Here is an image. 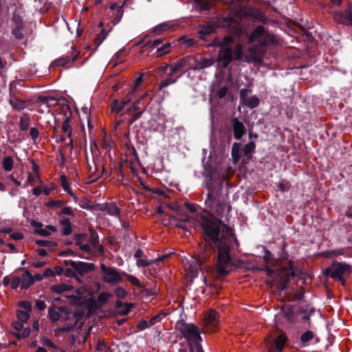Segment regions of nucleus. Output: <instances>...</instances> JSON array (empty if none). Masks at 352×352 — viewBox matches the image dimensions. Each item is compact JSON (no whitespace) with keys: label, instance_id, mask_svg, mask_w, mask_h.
Here are the masks:
<instances>
[{"label":"nucleus","instance_id":"obj_1","mask_svg":"<svg viewBox=\"0 0 352 352\" xmlns=\"http://www.w3.org/2000/svg\"><path fill=\"white\" fill-rule=\"evenodd\" d=\"M197 223L204 242V250L211 254L217 253L214 258L217 275L220 277L228 276L234 267L230 255L232 229L213 215H201Z\"/></svg>","mask_w":352,"mask_h":352},{"label":"nucleus","instance_id":"obj_2","mask_svg":"<svg viewBox=\"0 0 352 352\" xmlns=\"http://www.w3.org/2000/svg\"><path fill=\"white\" fill-rule=\"evenodd\" d=\"M230 30L241 41L247 39L250 44L256 41L258 43V45H253L249 47V54H244L241 61L248 63H260L262 61L261 54L263 52L265 47L273 42L272 38L266 32L263 26L257 27L250 34L239 26H232L230 28Z\"/></svg>","mask_w":352,"mask_h":352},{"label":"nucleus","instance_id":"obj_3","mask_svg":"<svg viewBox=\"0 0 352 352\" xmlns=\"http://www.w3.org/2000/svg\"><path fill=\"white\" fill-rule=\"evenodd\" d=\"M230 8L233 16L240 20L265 22V15L261 10L241 0H230Z\"/></svg>","mask_w":352,"mask_h":352},{"label":"nucleus","instance_id":"obj_4","mask_svg":"<svg viewBox=\"0 0 352 352\" xmlns=\"http://www.w3.org/2000/svg\"><path fill=\"white\" fill-rule=\"evenodd\" d=\"M351 268V265L345 262L333 261L329 267L324 269L322 274L324 276H329L335 280H338L342 286H345L344 276L350 275L352 272Z\"/></svg>","mask_w":352,"mask_h":352},{"label":"nucleus","instance_id":"obj_5","mask_svg":"<svg viewBox=\"0 0 352 352\" xmlns=\"http://www.w3.org/2000/svg\"><path fill=\"white\" fill-rule=\"evenodd\" d=\"M175 329L179 331L186 340L192 342L195 345L199 344L202 341L197 327L192 323H186L184 320H178L175 324Z\"/></svg>","mask_w":352,"mask_h":352},{"label":"nucleus","instance_id":"obj_6","mask_svg":"<svg viewBox=\"0 0 352 352\" xmlns=\"http://www.w3.org/2000/svg\"><path fill=\"white\" fill-rule=\"evenodd\" d=\"M211 254V253L204 250L203 252L190 261L189 266L186 270L192 278H195L198 276L199 270L208 271L210 270V266L207 263V260L209 259Z\"/></svg>","mask_w":352,"mask_h":352},{"label":"nucleus","instance_id":"obj_7","mask_svg":"<svg viewBox=\"0 0 352 352\" xmlns=\"http://www.w3.org/2000/svg\"><path fill=\"white\" fill-rule=\"evenodd\" d=\"M286 246L287 243L285 242H283V244L280 246L279 255L283 261H287L285 265L281 268V270L283 273L287 276V280H288L290 278L298 276L300 274V271L295 267L293 261L287 259L288 254L286 252Z\"/></svg>","mask_w":352,"mask_h":352},{"label":"nucleus","instance_id":"obj_8","mask_svg":"<svg viewBox=\"0 0 352 352\" xmlns=\"http://www.w3.org/2000/svg\"><path fill=\"white\" fill-rule=\"evenodd\" d=\"M208 177H210V181L206 182V188L208 190L207 199L205 201V204H212L213 201L221 199V195L223 192L222 183H214L212 182V173H208Z\"/></svg>","mask_w":352,"mask_h":352},{"label":"nucleus","instance_id":"obj_9","mask_svg":"<svg viewBox=\"0 0 352 352\" xmlns=\"http://www.w3.org/2000/svg\"><path fill=\"white\" fill-rule=\"evenodd\" d=\"M100 270L102 274V280L111 285H116L122 281V276H124L115 267H107L105 264L100 263Z\"/></svg>","mask_w":352,"mask_h":352},{"label":"nucleus","instance_id":"obj_10","mask_svg":"<svg viewBox=\"0 0 352 352\" xmlns=\"http://www.w3.org/2000/svg\"><path fill=\"white\" fill-rule=\"evenodd\" d=\"M21 94L17 91L16 87L10 86L9 89V103L11 107L16 111H21L26 107L28 101L21 98Z\"/></svg>","mask_w":352,"mask_h":352},{"label":"nucleus","instance_id":"obj_11","mask_svg":"<svg viewBox=\"0 0 352 352\" xmlns=\"http://www.w3.org/2000/svg\"><path fill=\"white\" fill-rule=\"evenodd\" d=\"M122 274L126 279L133 285L138 287L141 289L140 292L144 293L147 296H155L158 293V289L157 287V283L155 281L153 283V286L151 288H146L145 285L142 284L140 280L136 278L135 276L132 274H127L126 272H123Z\"/></svg>","mask_w":352,"mask_h":352},{"label":"nucleus","instance_id":"obj_12","mask_svg":"<svg viewBox=\"0 0 352 352\" xmlns=\"http://www.w3.org/2000/svg\"><path fill=\"white\" fill-rule=\"evenodd\" d=\"M230 130L232 131L234 139L240 140L246 133L244 124L239 118L232 117L230 120Z\"/></svg>","mask_w":352,"mask_h":352},{"label":"nucleus","instance_id":"obj_13","mask_svg":"<svg viewBox=\"0 0 352 352\" xmlns=\"http://www.w3.org/2000/svg\"><path fill=\"white\" fill-rule=\"evenodd\" d=\"M192 60L193 59L192 56H186L182 58L179 59L175 63L174 65L171 67L168 76H173L174 74L180 71L184 67H187L188 69L192 70Z\"/></svg>","mask_w":352,"mask_h":352},{"label":"nucleus","instance_id":"obj_14","mask_svg":"<svg viewBox=\"0 0 352 352\" xmlns=\"http://www.w3.org/2000/svg\"><path fill=\"white\" fill-rule=\"evenodd\" d=\"M59 107L57 110H60V113L65 117L63 125L62 131L63 133H67L68 131L72 129L70 122L72 120V113L69 104L64 102L63 104H58Z\"/></svg>","mask_w":352,"mask_h":352},{"label":"nucleus","instance_id":"obj_15","mask_svg":"<svg viewBox=\"0 0 352 352\" xmlns=\"http://www.w3.org/2000/svg\"><path fill=\"white\" fill-rule=\"evenodd\" d=\"M233 50L231 47H221L217 61L221 63L223 68H227L233 60Z\"/></svg>","mask_w":352,"mask_h":352},{"label":"nucleus","instance_id":"obj_16","mask_svg":"<svg viewBox=\"0 0 352 352\" xmlns=\"http://www.w3.org/2000/svg\"><path fill=\"white\" fill-rule=\"evenodd\" d=\"M227 24H228V25H227L228 31L230 34L224 36L222 40H218L217 38H215L214 41V43H213V45L219 46L220 47H230L229 45L234 41V38H233L234 36L236 37V38H238L239 40H241L240 38L236 37L234 34H233L230 32V28H231L232 26H239L242 29H244L241 26V23H227Z\"/></svg>","mask_w":352,"mask_h":352},{"label":"nucleus","instance_id":"obj_17","mask_svg":"<svg viewBox=\"0 0 352 352\" xmlns=\"http://www.w3.org/2000/svg\"><path fill=\"white\" fill-rule=\"evenodd\" d=\"M192 70H201L210 67L214 64V60L211 58H207L203 56H192Z\"/></svg>","mask_w":352,"mask_h":352},{"label":"nucleus","instance_id":"obj_18","mask_svg":"<svg viewBox=\"0 0 352 352\" xmlns=\"http://www.w3.org/2000/svg\"><path fill=\"white\" fill-rule=\"evenodd\" d=\"M97 207L100 211L106 212L110 216L120 217V208L116 206L115 202L98 204Z\"/></svg>","mask_w":352,"mask_h":352},{"label":"nucleus","instance_id":"obj_19","mask_svg":"<svg viewBox=\"0 0 352 352\" xmlns=\"http://www.w3.org/2000/svg\"><path fill=\"white\" fill-rule=\"evenodd\" d=\"M217 24L218 23H206V25H199L197 29L199 38L206 41L207 36L214 33L216 28L222 27L221 25H217Z\"/></svg>","mask_w":352,"mask_h":352},{"label":"nucleus","instance_id":"obj_20","mask_svg":"<svg viewBox=\"0 0 352 352\" xmlns=\"http://www.w3.org/2000/svg\"><path fill=\"white\" fill-rule=\"evenodd\" d=\"M219 314L214 310H210L205 317V324L210 329V331H215L218 328Z\"/></svg>","mask_w":352,"mask_h":352},{"label":"nucleus","instance_id":"obj_21","mask_svg":"<svg viewBox=\"0 0 352 352\" xmlns=\"http://www.w3.org/2000/svg\"><path fill=\"white\" fill-rule=\"evenodd\" d=\"M96 265L91 263H86L83 261H76V265L73 268L79 275L84 276L88 272L95 270Z\"/></svg>","mask_w":352,"mask_h":352},{"label":"nucleus","instance_id":"obj_22","mask_svg":"<svg viewBox=\"0 0 352 352\" xmlns=\"http://www.w3.org/2000/svg\"><path fill=\"white\" fill-rule=\"evenodd\" d=\"M205 205L218 216L217 218L220 219L223 217L226 210V204L221 199L216 200L213 201L212 204Z\"/></svg>","mask_w":352,"mask_h":352},{"label":"nucleus","instance_id":"obj_23","mask_svg":"<svg viewBox=\"0 0 352 352\" xmlns=\"http://www.w3.org/2000/svg\"><path fill=\"white\" fill-rule=\"evenodd\" d=\"M314 339H316V342L319 340L315 333L312 331L307 330L300 336L299 346L302 348L308 346Z\"/></svg>","mask_w":352,"mask_h":352},{"label":"nucleus","instance_id":"obj_24","mask_svg":"<svg viewBox=\"0 0 352 352\" xmlns=\"http://www.w3.org/2000/svg\"><path fill=\"white\" fill-rule=\"evenodd\" d=\"M72 54H74V52H72ZM79 54V52H77L75 54H72V57L67 55L66 56L58 58L53 62L52 65L54 66L65 67L70 62H75L78 58Z\"/></svg>","mask_w":352,"mask_h":352},{"label":"nucleus","instance_id":"obj_25","mask_svg":"<svg viewBox=\"0 0 352 352\" xmlns=\"http://www.w3.org/2000/svg\"><path fill=\"white\" fill-rule=\"evenodd\" d=\"M131 100L130 96H127L126 98L122 99L120 102L118 99H114L111 104L112 112L117 113H120L126 105H127Z\"/></svg>","mask_w":352,"mask_h":352},{"label":"nucleus","instance_id":"obj_26","mask_svg":"<svg viewBox=\"0 0 352 352\" xmlns=\"http://www.w3.org/2000/svg\"><path fill=\"white\" fill-rule=\"evenodd\" d=\"M24 270V274L22 275L21 278V289H28L34 283V280L30 272V271L25 268Z\"/></svg>","mask_w":352,"mask_h":352},{"label":"nucleus","instance_id":"obj_27","mask_svg":"<svg viewBox=\"0 0 352 352\" xmlns=\"http://www.w3.org/2000/svg\"><path fill=\"white\" fill-rule=\"evenodd\" d=\"M28 32V31L25 27V23H16L15 27L12 30V34L19 41L24 38Z\"/></svg>","mask_w":352,"mask_h":352},{"label":"nucleus","instance_id":"obj_28","mask_svg":"<svg viewBox=\"0 0 352 352\" xmlns=\"http://www.w3.org/2000/svg\"><path fill=\"white\" fill-rule=\"evenodd\" d=\"M333 19L338 22V21H345L348 22H352V10L350 9H346L344 11L336 10L333 12Z\"/></svg>","mask_w":352,"mask_h":352},{"label":"nucleus","instance_id":"obj_29","mask_svg":"<svg viewBox=\"0 0 352 352\" xmlns=\"http://www.w3.org/2000/svg\"><path fill=\"white\" fill-rule=\"evenodd\" d=\"M171 43L168 41H166V43H163L162 45H160L158 47H155L157 48V50L151 54V56L154 58H159L164 55H166L170 52L171 51Z\"/></svg>","mask_w":352,"mask_h":352},{"label":"nucleus","instance_id":"obj_30","mask_svg":"<svg viewBox=\"0 0 352 352\" xmlns=\"http://www.w3.org/2000/svg\"><path fill=\"white\" fill-rule=\"evenodd\" d=\"M170 254H164L159 256L157 259L148 260L145 258H140L137 260L136 264L138 267H147L152 264L158 263L160 261H164L166 258L168 257Z\"/></svg>","mask_w":352,"mask_h":352},{"label":"nucleus","instance_id":"obj_31","mask_svg":"<svg viewBox=\"0 0 352 352\" xmlns=\"http://www.w3.org/2000/svg\"><path fill=\"white\" fill-rule=\"evenodd\" d=\"M60 225L63 226L62 230V234L64 236H68L72 232V226L70 219L67 217H61L58 221Z\"/></svg>","mask_w":352,"mask_h":352},{"label":"nucleus","instance_id":"obj_32","mask_svg":"<svg viewBox=\"0 0 352 352\" xmlns=\"http://www.w3.org/2000/svg\"><path fill=\"white\" fill-rule=\"evenodd\" d=\"M104 23H99L98 27L100 28H102L100 33L98 34L97 36L94 40V44L95 45L94 52L96 51L98 47L100 46V45L102 43V41L106 38L107 36V33L106 32L105 30L104 29Z\"/></svg>","mask_w":352,"mask_h":352},{"label":"nucleus","instance_id":"obj_33","mask_svg":"<svg viewBox=\"0 0 352 352\" xmlns=\"http://www.w3.org/2000/svg\"><path fill=\"white\" fill-rule=\"evenodd\" d=\"M68 31L71 33V34H75L76 38H79L83 31L84 28L81 25V23H65Z\"/></svg>","mask_w":352,"mask_h":352},{"label":"nucleus","instance_id":"obj_34","mask_svg":"<svg viewBox=\"0 0 352 352\" xmlns=\"http://www.w3.org/2000/svg\"><path fill=\"white\" fill-rule=\"evenodd\" d=\"M287 341V336L285 333H281L274 340V346L277 351L282 352Z\"/></svg>","mask_w":352,"mask_h":352},{"label":"nucleus","instance_id":"obj_35","mask_svg":"<svg viewBox=\"0 0 352 352\" xmlns=\"http://www.w3.org/2000/svg\"><path fill=\"white\" fill-rule=\"evenodd\" d=\"M37 100L41 106L45 105L48 108L57 104L56 98L52 96H39Z\"/></svg>","mask_w":352,"mask_h":352},{"label":"nucleus","instance_id":"obj_36","mask_svg":"<svg viewBox=\"0 0 352 352\" xmlns=\"http://www.w3.org/2000/svg\"><path fill=\"white\" fill-rule=\"evenodd\" d=\"M148 96L147 94H145L144 96H142L140 98H139L133 104V105L129 107L127 110V113H130L131 111L133 112H137L140 111L141 109H144V111H145L146 105L144 104H142L141 102Z\"/></svg>","mask_w":352,"mask_h":352},{"label":"nucleus","instance_id":"obj_37","mask_svg":"<svg viewBox=\"0 0 352 352\" xmlns=\"http://www.w3.org/2000/svg\"><path fill=\"white\" fill-rule=\"evenodd\" d=\"M179 45L182 48L186 49L190 47L197 43V41L188 36H183L178 40Z\"/></svg>","mask_w":352,"mask_h":352},{"label":"nucleus","instance_id":"obj_38","mask_svg":"<svg viewBox=\"0 0 352 352\" xmlns=\"http://www.w3.org/2000/svg\"><path fill=\"white\" fill-rule=\"evenodd\" d=\"M73 287L67 284H56L50 287V289L56 294H62L65 292L71 291Z\"/></svg>","mask_w":352,"mask_h":352},{"label":"nucleus","instance_id":"obj_39","mask_svg":"<svg viewBox=\"0 0 352 352\" xmlns=\"http://www.w3.org/2000/svg\"><path fill=\"white\" fill-rule=\"evenodd\" d=\"M93 162L95 165L94 169H93L91 165L87 162V169H88V173H89V177L91 179V182H94L96 180H97L99 177L102 176V173L99 175H96V172L98 170V165L95 162V160H93Z\"/></svg>","mask_w":352,"mask_h":352},{"label":"nucleus","instance_id":"obj_40","mask_svg":"<svg viewBox=\"0 0 352 352\" xmlns=\"http://www.w3.org/2000/svg\"><path fill=\"white\" fill-rule=\"evenodd\" d=\"M67 201L64 199H58V200H50L46 203V206L47 208H60L62 209L65 204H67Z\"/></svg>","mask_w":352,"mask_h":352},{"label":"nucleus","instance_id":"obj_41","mask_svg":"<svg viewBox=\"0 0 352 352\" xmlns=\"http://www.w3.org/2000/svg\"><path fill=\"white\" fill-rule=\"evenodd\" d=\"M345 254L344 249L326 250L321 253V256L324 258L336 257Z\"/></svg>","mask_w":352,"mask_h":352},{"label":"nucleus","instance_id":"obj_42","mask_svg":"<svg viewBox=\"0 0 352 352\" xmlns=\"http://www.w3.org/2000/svg\"><path fill=\"white\" fill-rule=\"evenodd\" d=\"M89 232L90 234L89 242L94 248H96L99 245V236L97 232L92 227L89 228Z\"/></svg>","mask_w":352,"mask_h":352},{"label":"nucleus","instance_id":"obj_43","mask_svg":"<svg viewBox=\"0 0 352 352\" xmlns=\"http://www.w3.org/2000/svg\"><path fill=\"white\" fill-rule=\"evenodd\" d=\"M55 213L60 218L63 217V215H67L72 217H75V213L74 210L69 206H64L62 209L56 211Z\"/></svg>","mask_w":352,"mask_h":352},{"label":"nucleus","instance_id":"obj_44","mask_svg":"<svg viewBox=\"0 0 352 352\" xmlns=\"http://www.w3.org/2000/svg\"><path fill=\"white\" fill-rule=\"evenodd\" d=\"M240 149L241 144L237 142H234L232 146L231 155L234 162L239 161L241 157L239 155Z\"/></svg>","mask_w":352,"mask_h":352},{"label":"nucleus","instance_id":"obj_45","mask_svg":"<svg viewBox=\"0 0 352 352\" xmlns=\"http://www.w3.org/2000/svg\"><path fill=\"white\" fill-rule=\"evenodd\" d=\"M14 161L11 156H6L2 160V167L5 171L9 172L13 168Z\"/></svg>","mask_w":352,"mask_h":352},{"label":"nucleus","instance_id":"obj_46","mask_svg":"<svg viewBox=\"0 0 352 352\" xmlns=\"http://www.w3.org/2000/svg\"><path fill=\"white\" fill-rule=\"evenodd\" d=\"M171 28L170 23H159L157 25L153 28V33L155 35H160L163 32L168 30Z\"/></svg>","mask_w":352,"mask_h":352},{"label":"nucleus","instance_id":"obj_47","mask_svg":"<svg viewBox=\"0 0 352 352\" xmlns=\"http://www.w3.org/2000/svg\"><path fill=\"white\" fill-rule=\"evenodd\" d=\"M30 125V118L27 114L21 116L19 120V127L22 131H25L28 129Z\"/></svg>","mask_w":352,"mask_h":352},{"label":"nucleus","instance_id":"obj_48","mask_svg":"<svg viewBox=\"0 0 352 352\" xmlns=\"http://www.w3.org/2000/svg\"><path fill=\"white\" fill-rule=\"evenodd\" d=\"M60 185L63 188V189L64 190L65 192H66L68 195H72V189L69 186V184L68 183V181H67V177L65 175H60Z\"/></svg>","mask_w":352,"mask_h":352},{"label":"nucleus","instance_id":"obj_49","mask_svg":"<svg viewBox=\"0 0 352 352\" xmlns=\"http://www.w3.org/2000/svg\"><path fill=\"white\" fill-rule=\"evenodd\" d=\"M244 102L249 108L254 109L259 105L260 100L257 96H254L248 98Z\"/></svg>","mask_w":352,"mask_h":352},{"label":"nucleus","instance_id":"obj_50","mask_svg":"<svg viewBox=\"0 0 352 352\" xmlns=\"http://www.w3.org/2000/svg\"><path fill=\"white\" fill-rule=\"evenodd\" d=\"M256 144L254 142L251 141L245 144L243 148V153L245 156H248L254 152Z\"/></svg>","mask_w":352,"mask_h":352},{"label":"nucleus","instance_id":"obj_51","mask_svg":"<svg viewBox=\"0 0 352 352\" xmlns=\"http://www.w3.org/2000/svg\"><path fill=\"white\" fill-rule=\"evenodd\" d=\"M233 53L235 55V59L236 60L241 61L244 56L242 44L238 43L233 50Z\"/></svg>","mask_w":352,"mask_h":352},{"label":"nucleus","instance_id":"obj_52","mask_svg":"<svg viewBox=\"0 0 352 352\" xmlns=\"http://www.w3.org/2000/svg\"><path fill=\"white\" fill-rule=\"evenodd\" d=\"M35 243L38 246L49 248H55L58 245L57 243L55 241L41 239L36 240Z\"/></svg>","mask_w":352,"mask_h":352},{"label":"nucleus","instance_id":"obj_53","mask_svg":"<svg viewBox=\"0 0 352 352\" xmlns=\"http://www.w3.org/2000/svg\"><path fill=\"white\" fill-rule=\"evenodd\" d=\"M16 318L19 320V321L25 323L30 318L29 312L21 309H18L16 310Z\"/></svg>","mask_w":352,"mask_h":352},{"label":"nucleus","instance_id":"obj_54","mask_svg":"<svg viewBox=\"0 0 352 352\" xmlns=\"http://www.w3.org/2000/svg\"><path fill=\"white\" fill-rule=\"evenodd\" d=\"M113 294L109 292H101L98 296V301L101 305H104L108 302L109 298H111Z\"/></svg>","mask_w":352,"mask_h":352},{"label":"nucleus","instance_id":"obj_55","mask_svg":"<svg viewBox=\"0 0 352 352\" xmlns=\"http://www.w3.org/2000/svg\"><path fill=\"white\" fill-rule=\"evenodd\" d=\"M88 235L86 233H77L74 235L75 245L76 246L82 244V241H85Z\"/></svg>","mask_w":352,"mask_h":352},{"label":"nucleus","instance_id":"obj_56","mask_svg":"<svg viewBox=\"0 0 352 352\" xmlns=\"http://www.w3.org/2000/svg\"><path fill=\"white\" fill-rule=\"evenodd\" d=\"M124 4V2L122 3V5L120 6V7H119L118 9H117V10L116 12H114L113 13H112V15L113 16V19L112 20L111 22H119L122 17V15H123V6Z\"/></svg>","mask_w":352,"mask_h":352},{"label":"nucleus","instance_id":"obj_57","mask_svg":"<svg viewBox=\"0 0 352 352\" xmlns=\"http://www.w3.org/2000/svg\"><path fill=\"white\" fill-rule=\"evenodd\" d=\"M183 219H184V218H179L176 216L170 215V216H169L168 220V223L170 225L179 228V226H180Z\"/></svg>","mask_w":352,"mask_h":352},{"label":"nucleus","instance_id":"obj_58","mask_svg":"<svg viewBox=\"0 0 352 352\" xmlns=\"http://www.w3.org/2000/svg\"><path fill=\"white\" fill-rule=\"evenodd\" d=\"M18 307L23 308L25 311H32V303L28 300H21L18 302Z\"/></svg>","mask_w":352,"mask_h":352},{"label":"nucleus","instance_id":"obj_59","mask_svg":"<svg viewBox=\"0 0 352 352\" xmlns=\"http://www.w3.org/2000/svg\"><path fill=\"white\" fill-rule=\"evenodd\" d=\"M48 315L50 320L52 322H55L59 320L60 314L50 307L48 310Z\"/></svg>","mask_w":352,"mask_h":352},{"label":"nucleus","instance_id":"obj_60","mask_svg":"<svg viewBox=\"0 0 352 352\" xmlns=\"http://www.w3.org/2000/svg\"><path fill=\"white\" fill-rule=\"evenodd\" d=\"M115 295L120 299H125L128 293L124 288L118 287L115 289Z\"/></svg>","mask_w":352,"mask_h":352},{"label":"nucleus","instance_id":"obj_61","mask_svg":"<svg viewBox=\"0 0 352 352\" xmlns=\"http://www.w3.org/2000/svg\"><path fill=\"white\" fill-rule=\"evenodd\" d=\"M144 109H141L140 111L135 112L132 117L128 120L129 125L133 124L136 120H138L143 114Z\"/></svg>","mask_w":352,"mask_h":352},{"label":"nucleus","instance_id":"obj_62","mask_svg":"<svg viewBox=\"0 0 352 352\" xmlns=\"http://www.w3.org/2000/svg\"><path fill=\"white\" fill-rule=\"evenodd\" d=\"M133 307V304L132 303H126L124 307H122L123 309H120L119 311V314L122 316L127 315L131 309Z\"/></svg>","mask_w":352,"mask_h":352},{"label":"nucleus","instance_id":"obj_63","mask_svg":"<svg viewBox=\"0 0 352 352\" xmlns=\"http://www.w3.org/2000/svg\"><path fill=\"white\" fill-rule=\"evenodd\" d=\"M91 201L87 199L81 200L79 206L81 208L86 209L88 210H92L93 206L90 204Z\"/></svg>","mask_w":352,"mask_h":352},{"label":"nucleus","instance_id":"obj_64","mask_svg":"<svg viewBox=\"0 0 352 352\" xmlns=\"http://www.w3.org/2000/svg\"><path fill=\"white\" fill-rule=\"evenodd\" d=\"M153 50V47H151V41L146 42L144 45L142 47V49L140 50V53L142 54H149Z\"/></svg>","mask_w":352,"mask_h":352}]
</instances>
